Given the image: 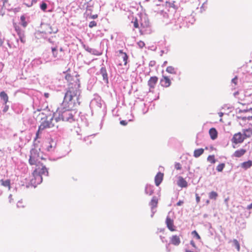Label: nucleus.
Listing matches in <instances>:
<instances>
[{"mask_svg": "<svg viewBox=\"0 0 252 252\" xmlns=\"http://www.w3.org/2000/svg\"><path fill=\"white\" fill-rule=\"evenodd\" d=\"M74 82L75 84L70 83L63 103L57 110L56 113L58 114V116L55 117V121L56 122L61 120L70 122L74 121L75 107L80 104L79 96L81 94L79 81L76 79Z\"/></svg>", "mask_w": 252, "mask_h": 252, "instance_id": "f257e3e1", "label": "nucleus"}, {"mask_svg": "<svg viewBox=\"0 0 252 252\" xmlns=\"http://www.w3.org/2000/svg\"><path fill=\"white\" fill-rule=\"evenodd\" d=\"M39 115H43L45 116L41 118V120L42 121L38 126V130L36 133L35 140L39 138V135L41 133V131L46 128H52L55 126V124L53 123V121L54 120V118L56 117L57 114L54 113L52 115L50 114L48 116L42 112Z\"/></svg>", "mask_w": 252, "mask_h": 252, "instance_id": "f03ea898", "label": "nucleus"}, {"mask_svg": "<svg viewBox=\"0 0 252 252\" xmlns=\"http://www.w3.org/2000/svg\"><path fill=\"white\" fill-rule=\"evenodd\" d=\"M141 28L140 32L142 34H150L152 32L149 20L146 15L141 18Z\"/></svg>", "mask_w": 252, "mask_h": 252, "instance_id": "7ed1b4c3", "label": "nucleus"}, {"mask_svg": "<svg viewBox=\"0 0 252 252\" xmlns=\"http://www.w3.org/2000/svg\"><path fill=\"white\" fill-rule=\"evenodd\" d=\"M40 149L32 148L30 151L29 163L31 165H36L38 159H43L42 156H40Z\"/></svg>", "mask_w": 252, "mask_h": 252, "instance_id": "20e7f679", "label": "nucleus"}, {"mask_svg": "<svg viewBox=\"0 0 252 252\" xmlns=\"http://www.w3.org/2000/svg\"><path fill=\"white\" fill-rule=\"evenodd\" d=\"M96 75H101L105 83L108 84L109 83L108 75L105 66L104 64L101 65V68L98 72L96 73Z\"/></svg>", "mask_w": 252, "mask_h": 252, "instance_id": "39448f33", "label": "nucleus"}, {"mask_svg": "<svg viewBox=\"0 0 252 252\" xmlns=\"http://www.w3.org/2000/svg\"><path fill=\"white\" fill-rule=\"evenodd\" d=\"M33 178L31 180L32 185L35 188L36 186L42 182V177L34 171L33 172Z\"/></svg>", "mask_w": 252, "mask_h": 252, "instance_id": "423d86ee", "label": "nucleus"}, {"mask_svg": "<svg viewBox=\"0 0 252 252\" xmlns=\"http://www.w3.org/2000/svg\"><path fill=\"white\" fill-rule=\"evenodd\" d=\"M14 27L19 36V38L21 42L22 43H24L25 42L24 31L23 30H22L16 24H14Z\"/></svg>", "mask_w": 252, "mask_h": 252, "instance_id": "0eeeda50", "label": "nucleus"}, {"mask_svg": "<svg viewBox=\"0 0 252 252\" xmlns=\"http://www.w3.org/2000/svg\"><path fill=\"white\" fill-rule=\"evenodd\" d=\"M45 28V33L51 34L52 33H56L58 32V30L56 28H53L50 24H45L43 25Z\"/></svg>", "mask_w": 252, "mask_h": 252, "instance_id": "6e6552de", "label": "nucleus"}, {"mask_svg": "<svg viewBox=\"0 0 252 252\" xmlns=\"http://www.w3.org/2000/svg\"><path fill=\"white\" fill-rule=\"evenodd\" d=\"M34 171L36 172L37 174H40L41 176L42 175H45L46 176H48V171L47 168L45 166L41 165V168L38 167L36 168Z\"/></svg>", "mask_w": 252, "mask_h": 252, "instance_id": "1a4fd4ad", "label": "nucleus"}, {"mask_svg": "<svg viewBox=\"0 0 252 252\" xmlns=\"http://www.w3.org/2000/svg\"><path fill=\"white\" fill-rule=\"evenodd\" d=\"M90 106L92 108H95L96 107L100 108L101 107V103L100 99L94 98L91 100L90 103Z\"/></svg>", "mask_w": 252, "mask_h": 252, "instance_id": "9d476101", "label": "nucleus"}, {"mask_svg": "<svg viewBox=\"0 0 252 252\" xmlns=\"http://www.w3.org/2000/svg\"><path fill=\"white\" fill-rule=\"evenodd\" d=\"M8 3L7 0H1L0 1V15L2 16L4 15L5 14L4 10L5 9H9V7H8L6 5Z\"/></svg>", "mask_w": 252, "mask_h": 252, "instance_id": "9b49d317", "label": "nucleus"}, {"mask_svg": "<svg viewBox=\"0 0 252 252\" xmlns=\"http://www.w3.org/2000/svg\"><path fill=\"white\" fill-rule=\"evenodd\" d=\"M232 141L235 144L241 143L243 142L244 138L241 133H238L234 135Z\"/></svg>", "mask_w": 252, "mask_h": 252, "instance_id": "f8f14e48", "label": "nucleus"}, {"mask_svg": "<svg viewBox=\"0 0 252 252\" xmlns=\"http://www.w3.org/2000/svg\"><path fill=\"white\" fill-rule=\"evenodd\" d=\"M167 228L171 231H174L175 230V226L174 225L173 220L167 216L165 221Z\"/></svg>", "mask_w": 252, "mask_h": 252, "instance_id": "ddd939ff", "label": "nucleus"}, {"mask_svg": "<svg viewBox=\"0 0 252 252\" xmlns=\"http://www.w3.org/2000/svg\"><path fill=\"white\" fill-rule=\"evenodd\" d=\"M170 243L175 245V246H178L181 243V240L179 236L175 235L172 236L170 238Z\"/></svg>", "mask_w": 252, "mask_h": 252, "instance_id": "4468645a", "label": "nucleus"}, {"mask_svg": "<svg viewBox=\"0 0 252 252\" xmlns=\"http://www.w3.org/2000/svg\"><path fill=\"white\" fill-rule=\"evenodd\" d=\"M163 174L159 172L155 177V182L157 186H158L162 181Z\"/></svg>", "mask_w": 252, "mask_h": 252, "instance_id": "2eb2a0df", "label": "nucleus"}, {"mask_svg": "<svg viewBox=\"0 0 252 252\" xmlns=\"http://www.w3.org/2000/svg\"><path fill=\"white\" fill-rule=\"evenodd\" d=\"M161 85L164 87H168L171 85V81L167 76H163L160 80Z\"/></svg>", "mask_w": 252, "mask_h": 252, "instance_id": "dca6fc26", "label": "nucleus"}, {"mask_svg": "<svg viewBox=\"0 0 252 252\" xmlns=\"http://www.w3.org/2000/svg\"><path fill=\"white\" fill-rule=\"evenodd\" d=\"M158 78L157 76H153L150 77L148 81V84L150 88L154 89L156 84L158 82Z\"/></svg>", "mask_w": 252, "mask_h": 252, "instance_id": "f3484780", "label": "nucleus"}, {"mask_svg": "<svg viewBox=\"0 0 252 252\" xmlns=\"http://www.w3.org/2000/svg\"><path fill=\"white\" fill-rule=\"evenodd\" d=\"M51 50L54 58H56L57 59H59L62 57L63 55L58 52V50L57 46L52 47Z\"/></svg>", "mask_w": 252, "mask_h": 252, "instance_id": "a211bd4d", "label": "nucleus"}, {"mask_svg": "<svg viewBox=\"0 0 252 252\" xmlns=\"http://www.w3.org/2000/svg\"><path fill=\"white\" fill-rule=\"evenodd\" d=\"M118 56L119 57H121L122 58L123 62H124V64L126 65L127 63V61L128 59V56L125 52H123V50H120L118 51Z\"/></svg>", "mask_w": 252, "mask_h": 252, "instance_id": "6ab92c4d", "label": "nucleus"}, {"mask_svg": "<svg viewBox=\"0 0 252 252\" xmlns=\"http://www.w3.org/2000/svg\"><path fill=\"white\" fill-rule=\"evenodd\" d=\"M178 186L181 188H187L188 187L187 182L182 177L180 176L177 182Z\"/></svg>", "mask_w": 252, "mask_h": 252, "instance_id": "aec40b11", "label": "nucleus"}, {"mask_svg": "<svg viewBox=\"0 0 252 252\" xmlns=\"http://www.w3.org/2000/svg\"><path fill=\"white\" fill-rule=\"evenodd\" d=\"M86 12L84 13L86 18H88L93 11V5L91 3H87V5L86 7Z\"/></svg>", "mask_w": 252, "mask_h": 252, "instance_id": "412c9836", "label": "nucleus"}, {"mask_svg": "<svg viewBox=\"0 0 252 252\" xmlns=\"http://www.w3.org/2000/svg\"><path fill=\"white\" fill-rule=\"evenodd\" d=\"M0 98L3 101V104H6L8 101V96L4 91L0 93Z\"/></svg>", "mask_w": 252, "mask_h": 252, "instance_id": "4be33fe9", "label": "nucleus"}, {"mask_svg": "<svg viewBox=\"0 0 252 252\" xmlns=\"http://www.w3.org/2000/svg\"><path fill=\"white\" fill-rule=\"evenodd\" d=\"M154 192V186L150 185H146L145 188V192L147 194L151 195Z\"/></svg>", "mask_w": 252, "mask_h": 252, "instance_id": "5701e85b", "label": "nucleus"}, {"mask_svg": "<svg viewBox=\"0 0 252 252\" xmlns=\"http://www.w3.org/2000/svg\"><path fill=\"white\" fill-rule=\"evenodd\" d=\"M177 68H175L172 66H168L166 67V71L168 73L176 75L177 74Z\"/></svg>", "mask_w": 252, "mask_h": 252, "instance_id": "b1692460", "label": "nucleus"}, {"mask_svg": "<svg viewBox=\"0 0 252 252\" xmlns=\"http://www.w3.org/2000/svg\"><path fill=\"white\" fill-rule=\"evenodd\" d=\"M252 166V161L251 160H249L247 161L244 162L241 164V167L244 169L245 170H247L248 168H250Z\"/></svg>", "mask_w": 252, "mask_h": 252, "instance_id": "393cba45", "label": "nucleus"}, {"mask_svg": "<svg viewBox=\"0 0 252 252\" xmlns=\"http://www.w3.org/2000/svg\"><path fill=\"white\" fill-rule=\"evenodd\" d=\"M209 134L212 139L215 140L217 138L218 135V132L216 128H211L209 130Z\"/></svg>", "mask_w": 252, "mask_h": 252, "instance_id": "a878e982", "label": "nucleus"}, {"mask_svg": "<svg viewBox=\"0 0 252 252\" xmlns=\"http://www.w3.org/2000/svg\"><path fill=\"white\" fill-rule=\"evenodd\" d=\"M0 185L5 187L7 188L9 190L10 189V180H0Z\"/></svg>", "mask_w": 252, "mask_h": 252, "instance_id": "bb28decb", "label": "nucleus"}, {"mask_svg": "<svg viewBox=\"0 0 252 252\" xmlns=\"http://www.w3.org/2000/svg\"><path fill=\"white\" fill-rule=\"evenodd\" d=\"M158 200L156 196H154L149 203L151 209H156L157 206Z\"/></svg>", "mask_w": 252, "mask_h": 252, "instance_id": "cd10ccee", "label": "nucleus"}, {"mask_svg": "<svg viewBox=\"0 0 252 252\" xmlns=\"http://www.w3.org/2000/svg\"><path fill=\"white\" fill-rule=\"evenodd\" d=\"M204 150L203 148L195 149L193 152V156L195 158H198L204 153Z\"/></svg>", "mask_w": 252, "mask_h": 252, "instance_id": "c85d7f7f", "label": "nucleus"}, {"mask_svg": "<svg viewBox=\"0 0 252 252\" xmlns=\"http://www.w3.org/2000/svg\"><path fill=\"white\" fill-rule=\"evenodd\" d=\"M246 151L243 149L238 150L234 153V156L237 158H240L243 156L246 153Z\"/></svg>", "mask_w": 252, "mask_h": 252, "instance_id": "c756f323", "label": "nucleus"}, {"mask_svg": "<svg viewBox=\"0 0 252 252\" xmlns=\"http://www.w3.org/2000/svg\"><path fill=\"white\" fill-rule=\"evenodd\" d=\"M56 143L53 140L49 143V145L47 147V150L48 152H52L54 150L56 146Z\"/></svg>", "mask_w": 252, "mask_h": 252, "instance_id": "7c9ffc66", "label": "nucleus"}, {"mask_svg": "<svg viewBox=\"0 0 252 252\" xmlns=\"http://www.w3.org/2000/svg\"><path fill=\"white\" fill-rule=\"evenodd\" d=\"M208 195L210 199L216 200L218 196V194L215 191H212L209 193Z\"/></svg>", "mask_w": 252, "mask_h": 252, "instance_id": "2f4dec72", "label": "nucleus"}, {"mask_svg": "<svg viewBox=\"0 0 252 252\" xmlns=\"http://www.w3.org/2000/svg\"><path fill=\"white\" fill-rule=\"evenodd\" d=\"M232 246L233 248H235L237 251H240V247L239 242L236 239H234L232 241Z\"/></svg>", "mask_w": 252, "mask_h": 252, "instance_id": "473e14b6", "label": "nucleus"}, {"mask_svg": "<svg viewBox=\"0 0 252 252\" xmlns=\"http://www.w3.org/2000/svg\"><path fill=\"white\" fill-rule=\"evenodd\" d=\"M20 23L24 28H25L27 26V22L26 21V17L25 15H22L20 17Z\"/></svg>", "mask_w": 252, "mask_h": 252, "instance_id": "72a5a7b5", "label": "nucleus"}, {"mask_svg": "<svg viewBox=\"0 0 252 252\" xmlns=\"http://www.w3.org/2000/svg\"><path fill=\"white\" fill-rule=\"evenodd\" d=\"M224 167H225V164L224 163H222L219 164L217 166L216 170L218 172H221L223 170V169L224 168Z\"/></svg>", "mask_w": 252, "mask_h": 252, "instance_id": "f704fd0d", "label": "nucleus"}, {"mask_svg": "<svg viewBox=\"0 0 252 252\" xmlns=\"http://www.w3.org/2000/svg\"><path fill=\"white\" fill-rule=\"evenodd\" d=\"M207 160L211 163H215L216 162V159L214 155H210L207 158Z\"/></svg>", "mask_w": 252, "mask_h": 252, "instance_id": "c9c22d12", "label": "nucleus"}, {"mask_svg": "<svg viewBox=\"0 0 252 252\" xmlns=\"http://www.w3.org/2000/svg\"><path fill=\"white\" fill-rule=\"evenodd\" d=\"M40 7L41 9L43 11H45L47 9V5L45 2H42L40 4Z\"/></svg>", "mask_w": 252, "mask_h": 252, "instance_id": "e433bc0d", "label": "nucleus"}, {"mask_svg": "<svg viewBox=\"0 0 252 252\" xmlns=\"http://www.w3.org/2000/svg\"><path fill=\"white\" fill-rule=\"evenodd\" d=\"M191 234L193 235V236L194 237H195L197 239L199 240L200 239V237L199 235V234H198V233L196 232V231H195V230L191 232Z\"/></svg>", "mask_w": 252, "mask_h": 252, "instance_id": "4c0bfd02", "label": "nucleus"}, {"mask_svg": "<svg viewBox=\"0 0 252 252\" xmlns=\"http://www.w3.org/2000/svg\"><path fill=\"white\" fill-rule=\"evenodd\" d=\"M97 24L96 22L94 21H92L89 23V27L90 28H92L94 27H95L96 26Z\"/></svg>", "mask_w": 252, "mask_h": 252, "instance_id": "58836bf2", "label": "nucleus"}, {"mask_svg": "<svg viewBox=\"0 0 252 252\" xmlns=\"http://www.w3.org/2000/svg\"><path fill=\"white\" fill-rule=\"evenodd\" d=\"M97 17H98V15L97 14L92 15L91 14L90 15H89L87 18L95 19L97 18Z\"/></svg>", "mask_w": 252, "mask_h": 252, "instance_id": "ea45409f", "label": "nucleus"}, {"mask_svg": "<svg viewBox=\"0 0 252 252\" xmlns=\"http://www.w3.org/2000/svg\"><path fill=\"white\" fill-rule=\"evenodd\" d=\"M175 168L177 170H180L181 169V165L180 163L176 162L175 164Z\"/></svg>", "mask_w": 252, "mask_h": 252, "instance_id": "a19ab883", "label": "nucleus"}, {"mask_svg": "<svg viewBox=\"0 0 252 252\" xmlns=\"http://www.w3.org/2000/svg\"><path fill=\"white\" fill-rule=\"evenodd\" d=\"M4 106V108L2 110L3 112H6L8 111V109H9V106L7 105L6 104H3Z\"/></svg>", "mask_w": 252, "mask_h": 252, "instance_id": "79ce46f5", "label": "nucleus"}, {"mask_svg": "<svg viewBox=\"0 0 252 252\" xmlns=\"http://www.w3.org/2000/svg\"><path fill=\"white\" fill-rule=\"evenodd\" d=\"M133 26L135 28H139V24L138 22V20L136 19L134 22H133Z\"/></svg>", "mask_w": 252, "mask_h": 252, "instance_id": "37998d69", "label": "nucleus"}, {"mask_svg": "<svg viewBox=\"0 0 252 252\" xmlns=\"http://www.w3.org/2000/svg\"><path fill=\"white\" fill-rule=\"evenodd\" d=\"M238 78L237 76H235L234 78H233L231 80V83L232 84H234L235 85L237 84V81Z\"/></svg>", "mask_w": 252, "mask_h": 252, "instance_id": "c03bdc74", "label": "nucleus"}, {"mask_svg": "<svg viewBox=\"0 0 252 252\" xmlns=\"http://www.w3.org/2000/svg\"><path fill=\"white\" fill-rule=\"evenodd\" d=\"M242 119L243 120H248L249 121H251V120H252V116H248L247 117H242Z\"/></svg>", "mask_w": 252, "mask_h": 252, "instance_id": "a18cd8bd", "label": "nucleus"}, {"mask_svg": "<svg viewBox=\"0 0 252 252\" xmlns=\"http://www.w3.org/2000/svg\"><path fill=\"white\" fill-rule=\"evenodd\" d=\"M138 45L140 48H142L145 46V43L144 42L140 41L139 42H138Z\"/></svg>", "mask_w": 252, "mask_h": 252, "instance_id": "49530a36", "label": "nucleus"}, {"mask_svg": "<svg viewBox=\"0 0 252 252\" xmlns=\"http://www.w3.org/2000/svg\"><path fill=\"white\" fill-rule=\"evenodd\" d=\"M120 124L122 126H125L127 124V122L126 120H122L120 121Z\"/></svg>", "mask_w": 252, "mask_h": 252, "instance_id": "de8ad7c7", "label": "nucleus"}, {"mask_svg": "<svg viewBox=\"0 0 252 252\" xmlns=\"http://www.w3.org/2000/svg\"><path fill=\"white\" fill-rule=\"evenodd\" d=\"M195 198H196V201L197 203H198L200 201V198L198 194L197 193L195 194Z\"/></svg>", "mask_w": 252, "mask_h": 252, "instance_id": "09e8293b", "label": "nucleus"}, {"mask_svg": "<svg viewBox=\"0 0 252 252\" xmlns=\"http://www.w3.org/2000/svg\"><path fill=\"white\" fill-rule=\"evenodd\" d=\"M185 2H189L190 3H194L197 2L198 0H184Z\"/></svg>", "mask_w": 252, "mask_h": 252, "instance_id": "8fccbe9b", "label": "nucleus"}, {"mask_svg": "<svg viewBox=\"0 0 252 252\" xmlns=\"http://www.w3.org/2000/svg\"><path fill=\"white\" fill-rule=\"evenodd\" d=\"M151 212H152V214L151 215V217L152 218V217H153L154 214L156 212V209H151Z\"/></svg>", "mask_w": 252, "mask_h": 252, "instance_id": "3c124183", "label": "nucleus"}, {"mask_svg": "<svg viewBox=\"0 0 252 252\" xmlns=\"http://www.w3.org/2000/svg\"><path fill=\"white\" fill-rule=\"evenodd\" d=\"M184 203V201L183 200H179L177 203V206H181L182 205H183Z\"/></svg>", "mask_w": 252, "mask_h": 252, "instance_id": "603ef678", "label": "nucleus"}, {"mask_svg": "<svg viewBox=\"0 0 252 252\" xmlns=\"http://www.w3.org/2000/svg\"><path fill=\"white\" fill-rule=\"evenodd\" d=\"M160 239L161 240V241L163 243H164V242L167 243V240H165L164 237H162V236H160Z\"/></svg>", "mask_w": 252, "mask_h": 252, "instance_id": "864d4df0", "label": "nucleus"}, {"mask_svg": "<svg viewBox=\"0 0 252 252\" xmlns=\"http://www.w3.org/2000/svg\"><path fill=\"white\" fill-rule=\"evenodd\" d=\"M71 78V76L70 75H66L65 77L66 80L69 81V79Z\"/></svg>", "mask_w": 252, "mask_h": 252, "instance_id": "5fc2aeb1", "label": "nucleus"}, {"mask_svg": "<svg viewBox=\"0 0 252 252\" xmlns=\"http://www.w3.org/2000/svg\"><path fill=\"white\" fill-rule=\"evenodd\" d=\"M190 245H191L192 247H193L194 248H195V247H196V246H195V243H194V242L193 240L190 241Z\"/></svg>", "mask_w": 252, "mask_h": 252, "instance_id": "6e6d98bb", "label": "nucleus"}, {"mask_svg": "<svg viewBox=\"0 0 252 252\" xmlns=\"http://www.w3.org/2000/svg\"><path fill=\"white\" fill-rule=\"evenodd\" d=\"M170 243H168L166 245V249L167 252H170V249H169V246H170Z\"/></svg>", "mask_w": 252, "mask_h": 252, "instance_id": "4d7b16f0", "label": "nucleus"}, {"mask_svg": "<svg viewBox=\"0 0 252 252\" xmlns=\"http://www.w3.org/2000/svg\"><path fill=\"white\" fill-rule=\"evenodd\" d=\"M8 199H9V202L10 203H11L12 202V201L13 200V199L12 198V194H10L8 196Z\"/></svg>", "mask_w": 252, "mask_h": 252, "instance_id": "13d9d810", "label": "nucleus"}, {"mask_svg": "<svg viewBox=\"0 0 252 252\" xmlns=\"http://www.w3.org/2000/svg\"><path fill=\"white\" fill-rule=\"evenodd\" d=\"M84 47H85V49L86 51H88L89 52H91V50L92 49L89 48V47H87L86 48L85 47V46H84Z\"/></svg>", "mask_w": 252, "mask_h": 252, "instance_id": "bf43d9fd", "label": "nucleus"}, {"mask_svg": "<svg viewBox=\"0 0 252 252\" xmlns=\"http://www.w3.org/2000/svg\"><path fill=\"white\" fill-rule=\"evenodd\" d=\"M25 4L28 6V7H31L32 6V2H30L29 3H25Z\"/></svg>", "mask_w": 252, "mask_h": 252, "instance_id": "052dcab7", "label": "nucleus"}, {"mask_svg": "<svg viewBox=\"0 0 252 252\" xmlns=\"http://www.w3.org/2000/svg\"><path fill=\"white\" fill-rule=\"evenodd\" d=\"M247 209L249 210L252 209V203L247 206Z\"/></svg>", "mask_w": 252, "mask_h": 252, "instance_id": "680f3d73", "label": "nucleus"}, {"mask_svg": "<svg viewBox=\"0 0 252 252\" xmlns=\"http://www.w3.org/2000/svg\"><path fill=\"white\" fill-rule=\"evenodd\" d=\"M44 95L46 98H48L49 96V94L47 93H44Z\"/></svg>", "mask_w": 252, "mask_h": 252, "instance_id": "e2e57ef3", "label": "nucleus"}, {"mask_svg": "<svg viewBox=\"0 0 252 252\" xmlns=\"http://www.w3.org/2000/svg\"><path fill=\"white\" fill-rule=\"evenodd\" d=\"M167 63V61H164L162 65V67L165 66Z\"/></svg>", "mask_w": 252, "mask_h": 252, "instance_id": "0e129e2a", "label": "nucleus"}, {"mask_svg": "<svg viewBox=\"0 0 252 252\" xmlns=\"http://www.w3.org/2000/svg\"><path fill=\"white\" fill-rule=\"evenodd\" d=\"M191 21H189V22H190L191 24H193V22L194 21V20L193 19V18L192 17H191Z\"/></svg>", "mask_w": 252, "mask_h": 252, "instance_id": "69168bd1", "label": "nucleus"}, {"mask_svg": "<svg viewBox=\"0 0 252 252\" xmlns=\"http://www.w3.org/2000/svg\"><path fill=\"white\" fill-rule=\"evenodd\" d=\"M59 50L60 52H63V48L62 47H60Z\"/></svg>", "mask_w": 252, "mask_h": 252, "instance_id": "338daca9", "label": "nucleus"}, {"mask_svg": "<svg viewBox=\"0 0 252 252\" xmlns=\"http://www.w3.org/2000/svg\"><path fill=\"white\" fill-rule=\"evenodd\" d=\"M154 65V62L151 61L150 63V66H153Z\"/></svg>", "mask_w": 252, "mask_h": 252, "instance_id": "774afa93", "label": "nucleus"}]
</instances>
